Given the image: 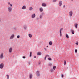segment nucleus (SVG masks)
Masks as SVG:
<instances>
[{
	"label": "nucleus",
	"instance_id": "29",
	"mask_svg": "<svg viewBox=\"0 0 79 79\" xmlns=\"http://www.w3.org/2000/svg\"><path fill=\"white\" fill-rule=\"evenodd\" d=\"M77 52V49H76L75 50V52L76 53Z\"/></svg>",
	"mask_w": 79,
	"mask_h": 79
},
{
	"label": "nucleus",
	"instance_id": "40",
	"mask_svg": "<svg viewBox=\"0 0 79 79\" xmlns=\"http://www.w3.org/2000/svg\"><path fill=\"white\" fill-rule=\"evenodd\" d=\"M44 49L46 51H47V50L46 49V48H44Z\"/></svg>",
	"mask_w": 79,
	"mask_h": 79
},
{
	"label": "nucleus",
	"instance_id": "45",
	"mask_svg": "<svg viewBox=\"0 0 79 79\" xmlns=\"http://www.w3.org/2000/svg\"><path fill=\"white\" fill-rule=\"evenodd\" d=\"M62 30H63V28H61L60 29V31H62Z\"/></svg>",
	"mask_w": 79,
	"mask_h": 79
},
{
	"label": "nucleus",
	"instance_id": "41",
	"mask_svg": "<svg viewBox=\"0 0 79 79\" xmlns=\"http://www.w3.org/2000/svg\"><path fill=\"white\" fill-rule=\"evenodd\" d=\"M38 64H40V62L39 61L38 63Z\"/></svg>",
	"mask_w": 79,
	"mask_h": 79
},
{
	"label": "nucleus",
	"instance_id": "16",
	"mask_svg": "<svg viewBox=\"0 0 79 79\" xmlns=\"http://www.w3.org/2000/svg\"><path fill=\"white\" fill-rule=\"evenodd\" d=\"M23 27L24 28V29H26L27 28V26L26 25H25L23 26Z\"/></svg>",
	"mask_w": 79,
	"mask_h": 79
},
{
	"label": "nucleus",
	"instance_id": "46",
	"mask_svg": "<svg viewBox=\"0 0 79 79\" xmlns=\"http://www.w3.org/2000/svg\"><path fill=\"white\" fill-rule=\"evenodd\" d=\"M1 21H2V19H0V23L1 22Z\"/></svg>",
	"mask_w": 79,
	"mask_h": 79
},
{
	"label": "nucleus",
	"instance_id": "26",
	"mask_svg": "<svg viewBox=\"0 0 79 79\" xmlns=\"http://www.w3.org/2000/svg\"><path fill=\"white\" fill-rule=\"evenodd\" d=\"M38 55H41V53L40 52H38L37 53Z\"/></svg>",
	"mask_w": 79,
	"mask_h": 79
},
{
	"label": "nucleus",
	"instance_id": "34",
	"mask_svg": "<svg viewBox=\"0 0 79 79\" xmlns=\"http://www.w3.org/2000/svg\"><path fill=\"white\" fill-rule=\"evenodd\" d=\"M53 69H52L50 70V71H51V72H53Z\"/></svg>",
	"mask_w": 79,
	"mask_h": 79
},
{
	"label": "nucleus",
	"instance_id": "28",
	"mask_svg": "<svg viewBox=\"0 0 79 79\" xmlns=\"http://www.w3.org/2000/svg\"><path fill=\"white\" fill-rule=\"evenodd\" d=\"M20 37V36L19 35H18L17 36V39H19Z\"/></svg>",
	"mask_w": 79,
	"mask_h": 79
},
{
	"label": "nucleus",
	"instance_id": "44",
	"mask_svg": "<svg viewBox=\"0 0 79 79\" xmlns=\"http://www.w3.org/2000/svg\"><path fill=\"white\" fill-rule=\"evenodd\" d=\"M65 7V5H63V8H64Z\"/></svg>",
	"mask_w": 79,
	"mask_h": 79
},
{
	"label": "nucleus",
	"instance_id": "38",
	"mask_svg": "<svg viewBox=\"0 0 79 79\" xmlns=\"http://www.w3.org/2000/svg\"><path fill=\"white\" fill-rule=\"evenodd\" d=\"M45 56H47V57H49V56L48 55H46Z\"/></svg>",
	"mask_w": 79,
	"mask_h": 79
},
{
	"label": "nucleus",
	"instance_id": "23",
	"mask_svg": "<svg viewBox=\"0 0 79 79\" xmlns=\"http://www.w3.org/2000/svg\"><path fill=\"white\" fill-rule=\"evenodd\" d=\"M6 76H7V79H9V75L8 74H7L6 75Z\"/></svg>",
	"mask_w": 79,
	"mask_h": 79
},
{
	"label": "nucleus",
	"instance_id": "47",
	"mask_svg": "<svg viewBox=\"0 0 79 79\" xmlns=\"http://www.w3.org/2000/svg\"><path fill=\"white\" fill-rule=\"evenodd\" d=\"M60 33H61V30H60Z\"/></svg>",
	"mask_w": 79,
	"mask_h": 79
},
{
	"label": "nucleus",
	"instance_id": "36",
	"mask_svg": "<svg viewBox=\"0 0 79 79\" xmlns=\"http://www.w3.org/2000/svg\"><path fill=\"white\" fill-rule=\"evenodd\" d=\"M56 0H53V2H56Z\"/></svg>",
	"mask_w": 79,
	"mask_h": 79
},
{
	"label": "nucleus",
	"instance_id": "14",
	"mask_svg": "<svg viewBox=\"0 0 79 79\" xmlns=\"http://www.w3.org/2000/svg\"><path fill=\"white\" fill-rule=\"evenodd\" d=\"M40 12H42L43 11V9L42 8V7H40Z\"/></svg>",
	"mask_w": 79,
	"mask_h": 79
},
{
	"label": "nucleus",
	"instance_id": "24",
	"mask_svg": "<svg viewBox=\"0 0 79 79\" xmlns=\"http://www.w3.org/2000/svg\"><path fill=\"white\" fill-rule=\"evenodd\" d=\"M31 56H32V52H30V57H31Z\"/></svg>",
	"mask_w": 79,
	"mask_h": 79
},
{
	"label": "nucleus",
	"instance_id": "9",
	"mask_svg": "<svg viewBox=\"0 0 79 79\" xmlns=\"http://www.w3.org/2000/svg\"><path fill=\"white\" fill-rule=\"evenodd\" d=\"M3 53H2L0 56V58L2 59V58H3Z\"/></svg>",
	"mask_w": 79,
	"mask_h": 79
},
{
	"label": "nucleus",
	"instance_id": "33",
	"mask_svg": "<svg viewBox=\"0 0 79 79\" xmlns=\"http://www.w3.org/2000/svg\"><path fill=\"white\" fill-rule=\"evenodd\" d=\"M60 35L61 37V36H62L61 33H60Z\"/></svg>",
	"mask_w": 79,
	"mask_h": 79
},
{
	"label": "nucleus",
	"instance_id": "10",
	"mask_svg": "<svg viewBox=\"0 0 79 79\" xmlns=\"http://www.w3.org/2000/svg\"><path fill=\"white\" fill-rule=\"evenodd\" d=\"M26 8V6L25 5L23 6V7L22 8V9L23 10H25Z\"/></svg>",
	"mask_w": 79,
	"mask_h": 79
},
{
	"label": "nucleus",
	"instance_id": "49",
	"mask_svg": "<svg viewBox=\"0 0 79 79\" xmlns=\"http://www.w3.org/2000/svg\"><path fill=\"white\" fill-rule=\"evenodd\" d=\"M67 69H68V67L67 68Z\"/></svg>",
	"mask_w": 79,
	"mask_h": 79
},
{
	"label": "nucleus",
	"instance_id": "13",
	"mask_svg": "<svg viewBox=\"0 0 79 79\" xmlns=\"http://www.w3.org/2000/svg\"><path fill=\"white\" fill-rule=\"evenodd\" d=\"M29 78L30 79H32V74H30L29 75Z\"/></svg>",
	"mask_w": 79,
	"mask_h": 79
},
{
	"label": "nucleus",
	"instance_id": "5",
	"mask_svg": "<svg viewBox=\"0 0 79 79\" xmlns=\"http://www.w3.org/2000/svg\"><path fill=\"white\" fill-rule=\"evenodd\" d=\"M73 14V12L72 11H70L69 13V16L71 17L72 16V14Z\"/></svg>",
	"mask_w": 79,
	"mask_h": 79
},
{
	"label": "nucleus",
	"instance_id": "1",
	"mask_svg": "<svg viewBox=\"0 0 79 79\" xmlns=\"http://www.w3.org/2000/svg\"><path fill=\"white\" fill-rule=\"evenodd\" d=\"M12 10H13L12 7L10 6H8V10L9 12H11V11H12Z\"/></svg>",
	"mask_w": 79,
	"mask_h": 79
},
{
	"label": "nucleus",
	"instance_id": "50",
	"mask_svg": "<svg viewBox=\"0 0 79 79\" xmlns=\"http://www.w3.org/2000/svg\"><path fill=\"white\" fill-rule=\"evenodd\" d=\"M46 47H48V46H46Z\"/></svg>",
	"mask_w": 79,
	"mask_h": 79
},
{
	"label": "nucleus",
	"instance_id": "15",
	"mask_svg": "<svg viewBox=\"0 0 79 79\" xmlns=\"http://www.w3.org/2000/svg\"><path fill=\"white\" fill-rule=\"evenodd\" d=\"M52 44H53V43L52 41H50L49 42V44L50 45H52Z\"/></svg>",
	"mask_w": 79,
	"mask_h": 79
},
{
	"label": "nucleus",
	"instance_id": "52",
	"mask_svg": "<svg viewBox=\"0 0 79 79\" xmlns=\"http://www.w3.org/2000/svg\"><path fill=\"white\" fill-rule=\"evenodd\" d=\"M78 31H79V29L78 30Z\"/></svg>",
	"mask_w": 79,
	"mask_h": 79
},
{
	"label": "nucleus",
	"instance_id": "2",
	"mask_svg": "<svg viewBox=\"0 0 79 79\" xmlns=\"http://www.w3.org/2000/svg\"><path fill=\"white\" fill-rule=\"evenodd\" d=\"M4 67V64H3V63H2L1 64H0V68L1 69H3Z\"/></svg>",
	"mask_w": 79,
	"mask_h": 79
},
{
	"label": "nucleus",
	"instance_id": "37",
	"mask_svg": "<svg viewBox=\"0 0 79 79\" xmlns=\"http://www.w3.org/2000/svg\"><path fill=\"white\" fill-rule=\"evenodd\" d=\"M49 66H52V64L50 63L49 64Z\"/></svg>",
	"mask_w": 79,
	"mask_h": 79
},
{
	"label": "nucleus",
	"instance_id": "3",
	"mask_svg": "<svg viewBox=\"0 0 79 79\" xmlns=\"http://www.w3.org/2000/svg\"><path fill=\"white\" fill-rule=\"evenodd\" d=\"M36 75L37 77L39 76L40 75V71H36Z\"/></svg>",
	"mask_w": 79,
	"mask_h": 79
},
{
	"label": "nucleus",
	"instance_id": "39",
	"mask_svg": "<svg viewBox=\"0 0 79 79\" xmlns=\"http://www.w3.org/2000/svg\"><path fill=\"white\" fill-rule=\"evenodd\" d=\"M76 45H78V42H77V43H76Z\"/></svg>",
	"mask_w": 79,
	"mask_h": 79
},
{
	"label": "nucleus",
	"instance_id": "4",
	"mask_svg": "<svg viewBox=\"0 0 79 79\" xmlns=\"http://www.w3.org/2000/svg\"><path fill=\"white\" fill-rule=\"evenodd\" d=\"M15 37V34H13L10 37V39H12Z\"/></svg>",
	"mask_w": 79,
	"mask_h": 79
},
{
	"label": "nucleus",
	"instance_id": "31",
	"mask_svg": "<svg viewBox=\"0 0 79 79\" xmlns=\"http://www.w3.org/2000/svg\"><path fill=\"white\" fill-rule=\"evenodd\" d=\"M23 59H25V58H26V56H23Z\"/></svg>",
	"mask_w": 79,
	"mask_h": 79
},
{
	"label": "nucleus",
	"instance_id": "18",
	"mask_svg": "<svg viewBox=\"0 0 79 79\" xmlns=\"http://www.w3.org/2000/svg\"><path fill=\"white\" fill-rule=\"evenodd\" d=\"M71 32L72 34H74V31L73 30H72L71 31Z\"/></svg>",
	"mask_w": 79,
	"mask_h": 79
},
{
	"label": "nucleus",
	"instance_id": "25",
	"mask_svg": "<svg viewBox=\"0 0 79 79\" xmlns=\"http://www.w3.org/2000/svg\"><path fill=\"white\" fill-rule=\"evenodd\" d=\"M64 65H66V60H64Z\"/></svg>",
	"mask_w": 79,
	"mask_h": 79
},
{
	"label": "nucleus",
	"instance_id": "35",
	"mask_svg": "<svg viewBox=\"0 0 79 79\" xmlns=\"http://www.w3.org/2000/svg\"><path fill=\"white\" fill-rule=\"evenodd\" d=\"M10 5V6L11 7V6H13V5L11 4Z\"/></svg>",
	"mask_w": 79,
	"mask_h": 79
},
{
	"label": "nucleus",
	"instance_id": "12",
	"mask_svg": "<svg viewBox=\"0 0 79 79\" xmlns=\"http://www.w3.org/2000/svg\"><path fill=\"white\" fill-rule=\"evenodd\" d=\"M33 10V8L31 7H29V10L30 11H32Z\"/></svg>",
	"mask_w": 79,
	"mask_h": 79
},
{
	"label": "nucleus",
	"instance_id": "8",
	"mask_svg": "<svg viewBox=\"0 0 79 79\" xmlns=\"http://www.w3.org/2000/svg\"><path fill=\"white\" fill-rule=\"evenodd\" d=\"M12 51H13V48H10L9 49V53H11V52H12Z\"/></svg>",
	"mask_w": 79,
	"mask_h": 79
},
{
	"label": "nucleus",
	"instance_id": "21",
	"mask_svg": "<svg viewBox=\"0 0 79 79\" xmlns=\"http://www.w3.org/2000/svg\"><path fill=\"white\" fill-rule=\"evenodd\" d=\"M42 16H43L42 14H41V15H40V19H42Z\"/></svg>",
	"mask_w": 79,
	"mask_h": 79
},
{
	"label": "nucleus",
	"instance_id": "17",
	"mask_svg": "<svg viewBox=\"0 0 79 79\" xmlns=\"http://www.w3.org/2000/svg\"><path fill=\"white\" fill-rule=\"evenodd\" d=\"M66 36L67 39H69V35L67 34H66Z\"/></svg>",
	"mask_w": 79,
	"mask_h": 79
},
{
	"label": "nucleus",
	"instance_id": "42",
	"mask_svg": "<svg viewBox=\"0 0 79 79\" xmlns=\"http://www.w3.org/2000/svg\"><path fill=\"white\" fill-rule=\"evenodd\" d=\"M63 76H64L63 74H61V77H63Z\"/></svg>",
	"mask_w": 79,
	"mask_h": 79
},
{
	"label": "nucleus",
	"instance_id": "48",
	"mask_svg": "<svg viewBox=\"0 0 79 79\" xmlns=\"http://www.w3.org/2000/svg\"><path fill=\"white\" fill-rule=\"evenodd\" d=\"M30 63H30V62H28V64H30Z\"/></svg>",
	"mask_w": 79,
	"mask_h": 79
},
{
	"label": "nucleus",
	"instance_id": "27",
	"mask_svg": "<svg viewBox=\"0 0 79 79\" xmlns=\"http://www.w3.org/2000/svg\"><path fill=\"white\" fill-rule=\"evenodd\" d=\"M48 60H52V58H51L50 57H49L48 58Z\"/></svg>",
	"mask_w": 79,
	"mask_h": 79
},
{
	"label": "nucleus",
	"instance_id": "51",
	"mask_svg": "<svg viewBox=\"0 0 79 79\" xmlns=\"http://www.w3.org/2000/svg\"><path fill=\"white\" fill-rule=\"evenodd\" d=\"M72 1H73V0H71Z\"/></svg>",
	"mask_w": 79,
	"mask_h": 79
},
{
	"label": "nucleus",
	"instance_id": "22",
	"mask_svg": "<svg viewBox=\"0 0 79 79\" xmlns=\"http://www.w3.org/2000/svg\"><path fill=\"white\" fill-rule=\"evenodd\" d=\"M56 69V66H53V69H54V70H55Z\"/></svg>",
	"mask_w": 79,
	"mask_h": 79
},
{
	"label": "nucleus",
	"instance_id": "19",
	"mask_svg": "<svg viewBox=\"0 0 79 79\" xmlns=\"http://www.w3.org/2000/svg\"><path fill=\"white\" fill-rule=\"evenodd\" d=\"M77 23L75 24V27L76 28H77Z\"/></svg>",
	"mask_w": 79,
	"mask_h": 79
},
{
	"label": "nucleus",
	"instance_id": "30",
	"mask_svg": "<svg viewBox=\"0 0 79 79\" xmlns=\"http://www.w3.org/2000/svg\"><path fill=\"white\" fill-rule=\"evenodd\" d=\"M47 58V56H45V57H44V60H46V58Z\"/></svg>",
	"mask_w": 79,
	"mask_h": 79
},
{
	"label": "nucleus",
	"instance_id": "32",
	"mask_svg": "<svg viewBox=\"0 0 79 79\" xmlns=\"http://www.w3.org/2000/svg\"><path fill=\"white\" fill-rule=\"evenodd\" d=\"M7 3H8V5H10L11 4V3H10V2H8Z\"/></svg>",
	"mask_w": 79,
	"mask_h": 79
},
{
	"label": "nucleus",
	"instance_id": "6",
	"mask_svg": "<svg viewBox=\"0 0 79 79\" xmlns=\"http://www.w3.org/2000/svg\"><path fill=\"white\" fill-rule=\"evenodd\" d=\"M35 17V14H33L31 15L32 18H34Z\"/></svg>",
	"mask_w": 79,
	"mask_h": 79
},
{
	"label": "nucleus",
	"instance_id": "43",
	"mask_svg": "<svg viewBox=\"0 0 79 79\" xmlns=\"http://www.w3.org/2000/svg\"><path fill=\"white\" fill-rule=\"evenodd\" d=\"M34 58H36V56H34Z\"/></svg>",
	"mask_w": 79,
	"mask_h": 79
},
{
	"label": "nucleus",
	"instance_id": "7",
	"mask_svg": "<svg viewBox=\"0 0 79 79\" xmlns=\"http://www.w3.org/2000/svg\"><path fill=\"white\" fill-rule=\"evenodd\" d=\"M59 5L60 6H61L62 5V1H60L59 2Z\"/></svg>",
	"mask_w": 79,
	"mask_h": 79
},
{
	"label": "nucleus",
	"instance_id": "11",
	"mask_svg": "<svg viewBox=\"0 0 79 79\" xmlns=\"http://www.w3.org/2000/svg\"><path fill=\"white\" fill-rule=\"evenodd\" d=\"M46 5H47L45 3H42V6H44L45 7L46 6Z\"/></svg>",
	"mask_w": 79,
	"mask_h": 79
},
{
	"label": "nucleus",
	"instance_id": "20",
	"mask_svg": "<svg viewBox=\"0 0 79 79\" xmlns=\"http://www.w3.org/2000/svg\"><path fill=\"white\" fill-rule=\"evenodd\" d=\"M28 36L30 37V38H31L32 37V35L31 34H28Z\"/></svg>",
	"mask_w": 79,
	"mask_h": 79
}]
</instances>
